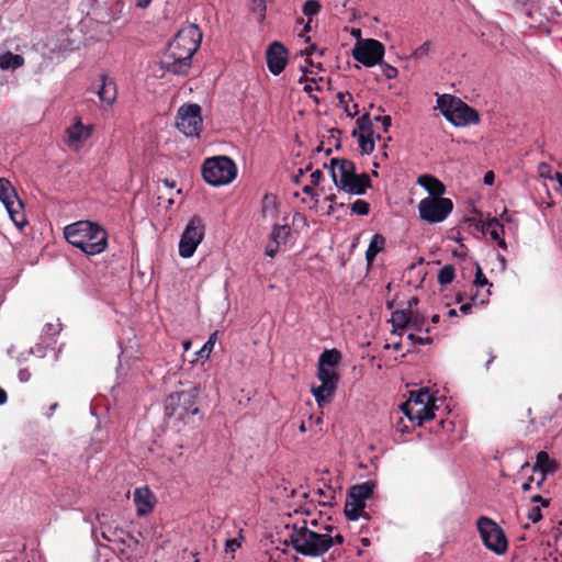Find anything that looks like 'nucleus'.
I'll list each match as a JSON object with an SVG mask.
<instances>
[{"label": "nucleus", "mask_w": 562, "mask_h": 562, "mask_svg": "<svg viewBox=\"0 0 562 562\" xmlns=\"http://www.w3.org/2000/svg\"><path fill=\"white\" fill-rule=\"evenodd\" d=\"M201 41L202 32L196 24L179 30L159 61L160 68L173 75L188 74Z\"/></svg>", "instance_id": "obj_1"}, {"label": "nucleus", "mask_w": 562, "mask_h": 562, "mask_svg": "<svg viewBox=\"0 0 562 562\" xmlns=\"http://www.w3.org/2000/svg\"><path fill=\"white\" fill-rule=\"evenodd\" d=\"M66 240L88 256L101 254L108 246V233L97 223L79 221L64 228Z\"/></svg>", "instance_id": "obj_2"}, {"label": "nucleus", "mask_w": 562, "mask_h": 562, "mask_svg": "<svg viewBox=\"0 0 562 562\" xmlns=\"http://www.w3.org/2000/svg\"><path fill=\"white\" fill-rule=\"evenodd\" d=\"M327 533L311 530L303 521V526L293 525L285 544L292 546L296 553L304 557H321L328 551Z\"/></svg>", "instance_id": "obj_3"}, {"label": "nucleus", "mask_w": 562, "mask_h": 562, "mask_svg": "<svg viewBox=\"0 0 562 562\" xmlns=\"http://www.w3.org/2000/svg\"><path fill=\"white\" fill-rule=\"evenodd\" d=\"M443 116L454 126H467L480 122L479 112L461 99L445 94L438 99Z\"/></svg>", "instance_id": "obj_4"}, {"label": "nucleus", "mask_w": 562, "mask_h": 562, "mask_svg": "<svg viewBox=\"0 0 562 562\" xmlns=\"http://www.w3.org/2000/svg\"><path fill=\"white\" fill-rule=\"evenodd\" d=\"M200 393V386L195 385L190 390L171 393L165 401V416L182 420L188 415H196L199 408L195 406Z\"/></svg>", "instance_id": "obj_5"}, {"label": "nucleus", "mask_w": 562, "mask_h": 562, "mask_svg": "<svg viewBox=\"0 0 562 562\" xmlns=\"http://www.w3.org/2000/svg\"><path fill=\"white\" fill-rule=\"evenodd\" d=\"M236 166L226 156L207 158L202 166L204 180L214 187L232 182L236 177Z\"/></svg>", "instance_id": "obj_6"}, {"label": "nucleus", "mask_w": 562, "mask_h": 562, "mask_svg": "<svg viewBox=\"0 0 562 562\" xmlns=\"http://www.w3.org/2000/svg\"><path fill=\"white\" fill-rule=\"evenodd\" d=\"M376 484L374 481H367L351 486L347 493L344 513L349 520H357L359 517L369 519L370 516L364 512L366 499L373 494Z\"/></svg>", "instance_id": "obj_7"}, {"label": "nucleus", "mask_w": 562, "mask_h": 562, "mask_svg": "<svg viewBox=\"0 0 562 562\" xmlns=\"http://www.w3.org/2000/svg\"><path fill=\"white\" fill-rule=\"evenodd\" d=\"M476 526L484 546L495 552L503 554L506 552L508 542L503 529L491 518L481 516Z\"/></svg>", "instance_id": "obj_8"}, {"label": "nucleus", "mask_w": 562, "mask_h": 562, "mask_svg": "<svg viewBox=\"0 0 562 562\" xmlns=\"http://www.w3.org/2000/svg\"><path fill=\"white\" fill-rule=\"evenodd\" d=\"M453 210V202L448 198H425L418 204L420 220L429 223L445 221Z\"/></svg>", "instance_id": "obj_9"}, {"label": "nucleus", "mask_w": 562, "mask_h": 562, "mask_svg": "<svg viewBox=\"0 0 562 562\" xmlns=\"http://www.w3.org/2000/svg\"><path fill=\"white\" fill-rule=\"evenodd\" d=\"M384 45L374 38H367L357 41L353 49L352 57L366 67H373L381 64L384 56Z\"/></svg>", "instance_id": "obj_10"}, {"label": "nucleus", "mask_w": 562, "mask_h": 562, "mask_svg": "<svg viewBox=\"0 0 562 562\" xmlns=\"http://www.w3.org/2000/svg\"><path fill=\"white\" fill-rule=\"evenodd\" d=\"M0 200L4 204L13 223L22 228L27 222L25 215L20 212L23 209V202L18 196L15 189L5 178H0Z\"/></svg>", "instance_id": "obj_11"}, {"label": "nucleus", "mask_w": 562, "mask_h": 562, "mask_svg": "<svg viewBox=\"0 0 562 562\" xmlns=\"http://www.w3.org/2000/svg\"><path fill=\"white\" fill-rule=\"evenodd\" d=\"M201 106L195 103L179 108L176 126L186 136H199L202 130Z\"/></svg>", "instance_id": "obj_12"}, {"label": "nucleus", "mask_w": 562, "mask_h": 562, "mask_svg": "<svg viewBox=\"0 0 562 562\" xmlns=\"http://www.w3.org/2000/svg\"><path fill=\"white\" fill-rule=\"evenodd\" d=\"M204 237V224L199 216H193L187 225L179 243V255L190 258Z\"/></svg>", "instance_id": "obj_13"}, {"label": "nucleus", "mask_w": 562, "mask_h": 562, "mask_svg": "<svg viewBox=\"0 0 562 562\" xmlns=\"http://www.w3.org/2000/svg\"><path fill=\"white\" fill-rule=\"evenodd\" d=\"M289 52L280 42L271 43L266 52V60L268 69L274 76L280 75L288 64Z\"/></svg>", "instance_id": "obj_14"}, {"label": "nucleus", "mask_w": 562, "mask_h": 562, "mask_svg": "<svg viewBox=\"0 0 562 562\" xmlns=\"http://www.w3.org/2000/svg\"><path fill=\"white\" fill-rule=\"evenodd\" d=\"M100 526H101V537L105 541H119L122 544L131 546L130 542H133L135 546H137L139 542L138 540L128 531H125L121 527H112L109 524H105L101 521V517L98 515L97 517Z\"/></svg>", "instance_id": "obj_15"}, {"label": "nucleus", "mask_w": 562, "mask_h": 562, "mask_svg": "<svg viewBox=\"0 0 562 562\" xmlns=\"http://www.w3.org/2000/svg\"><path fill=\"white\" fill-rule=\"evenodd\" d=\"M371 187L372 182L370 176L366 172H362L360 175L356 173L355 176L348 178V180L339 186L338 189L349 194L362 195Z\"/></svg>", "instance_id": "obj_16"}, {"label": "nucleus", "mask_w": 562, "mask_h": 562, "mask_svg": "<svg viewBox=\"0 0 562 562\" xmlns=\"http://www.w3.org/2000/svg\"><path fill=\"white\" fill-rule=\"evenodd\" d=\"M95 92L103 103L111 105L116 100V83L112 78L108 77V75L102 74L100 76V85Z\"/></svg>", "instance_id": "obj_17"}, {"label": "nucleus", "mask_w": 562, "mask_h": 562, "mask_svg": "<svg viewBox=\"0 0 562 562\" xmlns=\"http://www.w3.org/2000/svg\"><path fill=\"white\" fill-rule=\"evenodd\" d=\"M417 183L429 193V198H439L446 192L445 184L431 175L426 173L419 176L417 178Z\"/></svg>", "instance_id": "obj_18"}, {"label": "nucleus", "mask_w": 562, "mask_h": 562, "mask_svg": "<svg viewBox=\"0 0 562 562\" xmlns=\"http://www.w3.org/2000/svg\"><path fill=\"white\" fill-rule=\"evenodd\" d=\"M92 127L83 125L80 121H77L74 125L67 128L69 146H78L83 140L88 139L91 135Z\"/></svg>", "instance_id": "obj_19"}, {"label": "nucleus", "mask_w": 562, "mask_h": 562, "mask_svg": "<svg viewBox=\"0 0 562 562\" xmlns=\"http://www.w3.org/2000/svg\"><path fill=\"white\" fill-rule=\"evenodd\" d=\"M151 493L148 487L136 488L134 492V502L137 506V515L146 516L153 510Z\"/></svg>", "instance_id": "obj_20"}, {"label": "nucleus", "mask_w": 562, "mask_h": 562, "mask_svg": "<svg viewBox=\"0 0 562 562\" xmlns=\"http://www.w3.org/2000/svg\"><path fill=\"white\" fill-rule=\"evenodd\" d=\"M558 469L559 463L557 462V460L551 459L548 452L540 451L537 453L536 462L532 465L533 472L541 471L542 474L548 475L553 474L554 472L558 471Z\"/></svg>", "instance_id": "obj_21"}, {"label": "nucleus", "mask_w": 562, "mask_h": 562, "mask_svg": "<svg viewBox=\"0 0 562 562\" xmlns=\"http://www.w3.org/2000/svg\"><path fill=\"white\" fill-rule=\"evenodd\" d=\"M411 310H396L392 313L390 322L393 326V334L402 335L403 330L409 327Z\"/></svg>", "instance_id": "obj_22"}, {"label": "nucleus", "mask_w": 562, "mask_h": 562, "mask_svg": "<svg viewBox=\"0 0 562 562\" xmlns=\"http://www.w3.org/2000/svg\"><path fill=\"white\" fill-rule=\"evenodd\" d=\"M356 173L355 164L351 160L345 158L342 161H340L339 173L333 171V182L338 188L345 181H347L348 178L355 176Z\"/></svg>", "instance_id": "obj_23"}, {"label": "nucleus", "mask_w": 562, "mask_h": 562, "mask_svg": "<svg viewBox=\"0 0 562 562\" xmlns=\"http://www.w3.org/2000/svg\"><path fill=\"white\" fill-rule=\"evenodd\" d=\"M317 378L321 380L322 384L327 385L330 390L336 391L337 384L339 382V374L334 369L318 366Z\"/></svg>", "instance_id": "obj_24"}, {"label": "nucleus", "mask_w": 562, "mask_h": 562, "mask_svg": "<svg viewBox=\"0 0 562 562\" xmlns=\"http://www.w3.org/2000/svg\"><path fill=\"white\" fill-rule=\"evenodd\" d=\"M385 246V238L381 234H375L366 251V259L368 263H372L375 259L376 255L381 252L384 249Z\"/></svg>", "instance_id": "obj_25"}, {"label": "nucleus", "mask_w": 562, "mask_h": 562, "mask_svg": "<svg viewBox=\"0 0 562 562\" xmlns=\"http://www.w3.org/2000/svg\"><path fill=\"white\" fill-rule=\"evenodd\" d=\"M24 64V58L21 55L7 52L0 56L1 69H16Z\"/></svg>", "instance_id": "obj_26"}, {"label": "nucleus", "mask_w": 562, "mask_h": 562, "mask_svg": "<svg viewBox=\"0 0 562 562\" xmlns=\"http://www.w3.org/2000/svg\"><path fill=\"white\" fill-rule=\"evenodd\" d=\"M341 360V353L337 349L325 350L318 359V366L333 368Z\"/></svg>", "instance_id": "obj_27"}, {"label": "nucleus", "mask_w": 562, "mask_h": 562, "mask_svg": "<svg viewBox=\"0 0 562 562\" xmlns=\"http://www.w3.org/2000/svg\"><path fill=\"white\" fill-rule=\"evenodd\" d=\"M312 393L315 396V400L319 406L323 405V403H329L335 390H330L329 386L321 384L316 387H312Z\"/></svg>", "instance_id": "obj_28"}, {"label": "nucleus", "mask_w": 562, "mask_h": 562, "mask_svg": "<svg viewBox=\"0 0 562 562\" xmlns=\"http://www.w3.org/2000/svg\"><path fill=\"white\" fill-rule=\"evenodd\" d=\"M415 409L418 412L417 416H415V420L418 426H422L424 422L435 418L437 406L435 402H432L430 406H416Z\"/></svg>", "instance_id": "obj_29"}, {"label": "nucleus", "mask_w": 562, "mask_h": 562, "mask_svg": "<svg viewBox=\"0 0 562 562\" xmlns=\"http://www.w3.org/2000/svg\"><path fill=\"white\" fill-rule=\"evenodd\" d=\"M278 211V201L277 196L273 194H265L262 199V206L261 212L263 216H267L268 214H276Z\"/></svg>", "instance_id": "obj_30"}, {"label": "nucleus", "mask_w": 562, "mask_h": 562, "mask_svg": "<svg viewBox=\"0 0 562 562\" xmlns=\"http://www.w3.org/2000/svg\"><path fill=\"white\" fill-rule=\"evenodd\" d=\"M359 147L361 155H370L374 150L373 134H359Z\"/></svg>", "instance_id": "obj_31"}, {"label": "nucleus", "mask_w": 562, "mask_h": 562, "mask_svg": "<svg viewBox=\"0 0 562 562\" xmlns=\"http://www.w3.org/2000/svg\"><path fill=\"white\" fill-rule=\"evenodd\" d=\"M414 402V406H430L435 400L431 398V395L428 391H419L417 393L412 392L409 400Z\"/></svg>", "instance_id": "obj_32"}, {"label": "nucleus", "mask_w": 562, "mask_h": 562, "mask_svg": "<svg viewBox=\"0 0 562 562\" xmlns=\"http://www.w3.org/2000/svg\"><path fill=\"white\" fill-rule=\"evenodd\" d=\"M337 98L339 103L344 105L345 112L349 117L353 119L356 115H358L359 109L357 103L352 105L353 111L349 109L348 102L352 100V95L350 93L338 92Z\"/></svg>", "instance_id": "obj_33"}, {"label": "nucleus", "mask_w": 562, "mask_h": 562, "mask_svg": "<svg viewBox=\"0 0 562 562\" xmlns=\"http://www.w3.org/2000/svg\"><path fill=\"white\" fill-rule=\"evenodd\" d=\"M454 267L452 265H446L442 267L438 272V282L441 285H448L450 284L454 279Z\"/></svg>", "instance_id": "obj_34"}, {"label": "nucleus", "mask_w": 562, "mask_h": 562, "mask_svg": "<svg viewBox=\"0 0 562 562\" xmlns=\"http://www.w3.org/2000/svg\"><path fill=\"white\" fill-rule=\"evenodd\" d=\"M360 133L373 134V123L369 112H364L356 122Z\"/></svg>", "instance_id": "obj_35"}, {"label": "nucleus", "mask_w": 562, "mask_h": 562, "mask_svg": "<svg viewBox=\"0 0 562 562\" xmlns=\"http://www.w3.org/2000/svg\"><path fill=\"white\" fill-rule=\"evenodd\" d=\"M290 235V227L288 225H274L270 239L277 244V241H284L286 237Z\"/></svg>", "instance_id": "obj_36"}, {"label": "nucleus", "mask_w": 562, "mask_h": 562, "mask_svg": "<svg viewBox=\"0 0 562 562\" xmlns=\"http://www.w3.org/2000/svg\"><path fill=\"white\" fill-rule=\"evenodd\" d=\"M486 233L490 234L493 240H498L501 234L504 233V227L499 224L497 218H492L486 223Z\"/></svg>", "instance_id": "obj_37"}, {"label": "nucleus", "mask_w": 562, "mask_h": 562, "mask_svg": "<svg viewBox=\"0 0 562 562\" xmlns=\"http://www.w3.org/2000/svg\"><path fill=\"white\" fill-rule=\"evenodd\" d=\"M426 318L418 311L411 310L409 327L415 330H422L425 326Z\"/></svg>", "instance_id": "obj_38"}, {"label": "nucleus", "mask_w": 562, "mask_h": 562, "mask_svg": "<svg viewBox=\"0 0 562 562\" xmlns=\"http://www.w3.org/2000/svg\"><path fill=\"white\" fill-rule=\"evenodd\" d=\"M217 334L218 331H214L210 335L207 341L203 345V347L201 348V350L198 352V355L200 356V358L202 359H209L210 357V353L212 351V348L217 339Z\"/></svg>", "instance_id": "obj_39"}, {"label": "nucleus", "mask_w": 562, "mask_h": 562, "mask_svg": "<svg viewBox=\"0 0 562 562\" xmlns=\"http://www.w3.org/2000/svg\"><path fill=\"white\" fill-rule=\"evenodd\" d=\"M350 209L352 213L366 216L370 212V204L364 200H357L350 205Z\"/></svg>", "instance_id": "obj_40"}, {"label": "nucleus", "mask_w": 562, "mask_h": 562, "mask_svg": "<svg viewBox=\"0 0 562 562\" xmlns=\"http://www.w3.org/2000/svg\"><path fill=\"white\" fill-rule=\"evenodd\" d=\"M321 10V4L317 0H307L303 5V13L307 16L316 15Z\"/></svg>", "instance_id": "obj_41"}, {"label": "nucleus", "mask_w": 562, "mask_h": 562, "mask_svg": "<svg viewBox=\"0 0 562 562\" xmlns=\"http://www.w3.org/2000/svg\"><path fill=\"white\" fill-rule=\"evenodd\" d=\"M413 401H407L404 404H402L401 409L403 414L411 420L415 422V416H417V409H415Z\"/></svg>", "instance_id": "obj_42"}, {"label": "nucleus", "mask_w": 562, "mask_h": 562, "mask_svg": "<svg viewBox=\"0 0 562 562\" xmlns=\"http://www.w3.org/2000/svg\"><path fill=\"white\" fill-rule=\"evenodd\" d=\"M430 47H431V43L429 41H426L424 44H422L419 47H417L413 53H412V58H415V59H419V58H423L425 56H428L429 52H430Z\"/></svg>", "instance_id": "obj_43"}, {"label": "nucleus", "mask_w": 562, "mask_h": 562, "mask_svg": "<svg viewBox=\"0 0 562 562\" xmlns=\"http://www.w3.org/2000/svg\"><path fill=\"white\" fill-rule=\"evenodd\" d=\"M267 5L266 0H251L250 1V10L252 12H258L260 14L261 20L265 18Z\"/></svg>", "instance_id": "obj_44"}, {"label": "nucleus", "mask_w": 562, "mask_h": 562, "mask_svg": "<svg viewBox=\"0 0 562 562\" xmlns=\"http://www.w3.org/2000/svg\"><path fill=\"white\" fill-rule=\"evenodd\" d=\"M474 284L480 288L485 286V285L492 286V283L488 282L487 278L484 276V273L479 265H476Z\"/></svg>", "instance_id": "obj_45"}, {"label": "nucleus", "mask_w": 562, "mask_h": 562, "mask_svg": "<svg viewBox=\"0 0 562 562\" xmlns=\"http://www.w3.org/2000/svg\"><path fill=\"white\" fill-rule=\"evenodd\" d=\"M382 67V71L387 79H394L397 77V69L389 64H384L383 60L379 64Z\"/></svg>", "instance_id": "obj_46"}, {"label": "nucleus", "mask_w": 562, "mask_h": 562, "mask_svg": "<svg viewBox=\"0 0 562 562\" xmlns=\"http://www.w3.org/2000/svg\"><path fill=\"white\" fill-rule=\"evenodd\" d=\"M538 172H539V176L542 177V178H549V179H552V169H551V166L546 164V162H541L539 164L538 166Z\"/></svg>", "instance_id": "obj_47"}, {"label": "nucleus", "mask_w": 562, "mask_h": 562, "mask_svg": "<svg viewBox=\"0 0 562 562\" xmlns=\"http://www.w3.org/2000/svg\"><path fill=\"white\" fill-rule=\"evenodd\" d=\"M407 339L413 341V342H416L418 345H430V344H432V338L431 337L424 338V337H418L415 334H409L407 336Z\"/></svg>", "instance_id": "obj_48"}, {"label": "nucleus", "mask_w": 562, "mask_h": 562, "mask_svg": "<svg viewBox=\"0 0 562 562\" xmlns=\"http://www.w3.org/2000/svg\"><path fill=\"white\" fill-rule=\"evenodd\" d=\"M528 518L532 522H538L542 519L541 508L539 506L532 507L531 510L528 513Z\"/></svg>", "instance_id": "obj_49"}, {"label": "nucleus", "mask_w": 562, "mask_h": 562, "mask_svg": "<svg viewBox=\"0 0 562 562\" xmlns=\"http://www.w3.org/2000/svg\"><path fill=\"white\" fill-rule=\"evenodd\" d=\"M279 246H280V241H277V244H274L271 240V243H269L266 247V255L269 257H274L276 254L278 252Z\"/></svg>", "instance_id": "obj_50"}, {"label": "nucleus", "mask_w": 562, "mask_h": 562, "mask_svg": "<svg viewBox=\"0 0 562 562\" xmlns=\"http://www.w3.org/2000/svg\"><path fill=\"white\" fill-rule=\"evenodd\" d=\"M476 300H477V293H475L474 295L471 296V303L462 304L460 306V311L463 314H468L472 310L473 304H476Z\"/></svg>", "instance_id": "obj_51"}, {"label": "nucleus", "mask_w": 562, "mask_h": 562, "mask_svg": "<svg viewBox=\"0 0 562 562\" xmlns=\"http://www.w3.org/2000/svg\"><path fill=\"white\" fill-rule=\"evenodd\" d=\"M327 539H330V542L328 543V550L335 544H342L345 541L344 536L340 533L336 535L335 537H331L329 533H327Z\"/></svg>", "instance_id": "obj_52"}, {"label": "nucleus", "mask_w": 562, "mask_h": 562, "mask_svg": "<svg viewBox=\"0 0 562 562\" xmlns=\"http://www.w3.org/2000/svg\"><path fill=\"white\" fill-rule=\"evenodd\" d=\"M344 158H333L329 164H324V168H328L330 170V175L333 176V171H335V168H340V161H342Z\"/></svg>", "instance_id": "obj_53"}, {"label": "nucleus", "mask_w": 562, "mask_h": 562, "mask_svg": "<svg viewBox=\"0 0 562 562\" xmlns=\"http://www.w3.org/2000/svg\"><path fill=\"white\" fill-rule=\"evenodd\" d=\"M323 178L322 170L317 169L311 173V183L312 186H318L321 179Z\"/></svg>", "instance_id": "obj_54"}, {"label": "nucleus", "mask_w": 562, "mask_h": 562, "mask_svg": "<svg viewBox=\"0 0 562 562\" xmlns=\"http://www.w3.org/2000/svg\"><path fill=\"white\" fill-rule=\"evenodd\" d=\"M531 503H540L542 507H548L550 504V501L547 498H543L541 495H535L531 497Z\"/></svg>", "instance_id": "obj_55"}, {"label": "nucleus", "mask_w": 562, "mask_h": 562, "mask_svg": "<svg viewBox=\"0 0 562 562\" xmlns=\"http://www.w3.org/2000/svg\"><path fill=\"white\" fill-rule=\"evenodd\" d=\"M317 493H318L321 496H324V497L328 498V501L321 502V504H322L323 506H333V502H331V501L335 498L334 494H331V495L327 496V495H326V493H325V491H323L322 488H319V490L317 491Z\"/></svg>", "instance_id": "obj_56"}, {"label": "nucleus", "mask_w": 562, "mask_h": 562, "mask_svg": "<svg viewBox=\"0 0 562 562\" xmlns=\"http://www.w3.org/2000/svg\"><path fill=\"white\" fill-rule=\"evenodd\" d=\"M312 169V165H308L305 169H299L297 175L294 176L293 181L294 183L299 184L301 181V178L305 175L306 171H310Z\"/></svg>", "instance_id": "obj_57"}, {"label": "nucleus", "mask_w": 562, "mask_h": 562, "mask_svg": "<svg viewBox=\"0 0 562 562\" xmlns=\"http://www.w3.org/2000/svg\"><path fill=\"white\" fill-rule=\"evenodd\" d=\"M381 123H382V126H383V131L384 132H387L389 128L391 127L392 125V119L390 115H385L381 119Z\"/></svg>", "instance_id": "obj_58"}, {"label": "nucleus", "mask_w": 562, "mask_h": 562, "mask_svg": "<svg viewBox=\"0 0 562 562\" xmlns=\"http://www.w3.org/2000/svg\"><path fill=\"white\" fill-rule=\"evenodd\" d=\"M239 546H240V544H239V542H238L236 539H228V540L226 541V550H229V551H232V552H233V551H235V549H236L237 547H239Z\"/></svg>", "instance_id": "obj_59"}, {"label": "nucleus", "mask_w": 562, "mask_h": 562, "mask_svg": "<svg viewBox=\"0 0 562 562\" xmlns=\"http://www.w3.org/2000/svg\"><path fill=\"white\" fill-rule=\"evenodd\" d=\"M494 179H495V176H494L493 171H487L484 175V183L487 186H492L494 183Z\"/></svg>", "instance_id": "obj_60"}, {"label": "nucleus", "mask_w": 562, "mask_h": 562, "mask_svg": "<svg viewBox=\"0 0 562 562\" xmlns=\"http://www.w3.org/2000/svg\"><path fill=\"white\" fill-rule=\"evenodd\" d=\"M419 303V299L417 296H412L407 302V307L405 310H413Z\"/></svg>", "instance_id": "obj_61"}, {"label": "nucleus", "mask_w": 562, "mask_h": 562, "mask_svg": "<svg viewBox=\"0 0 562 562\" xmlns=\"http://www.w3.org/2000/svg\"><path fill=\"white\" fill-rule=\"evenodd\" d=\"M316 44H311L307 48L301 52L302 55L311 56L314 52H316Z\"/></svg>", "instance_id": "obj_62"}, {"label": "nucleus", "mask_w": 562, "mask_h": 562, "mask_svg": "<svg viewBox=\"0 0 562 562\" xmlns=\"http://www.w3.org/2000/svg\"><path fill=\"white\" fill-rule=\"evenodd\" d=\"M314 186H305L303 188V192L312 198H314L316 194H315V191L313 189Z\"/></svg>", "instance_id": "obj_63"}, {"label": "nucleus", "mask_w": 562, "mask_h": 562, "mask_svg": "<svg viewBox=\"0 0 562 562\" xmlns=\"http://www.w3.org/2000/svg\"><path fill=\"white\" fill-rule=\"evenodd\" d=\"M532 481H533V477H532V476H530V477L528 479V481H527V482H525V483L522 484V486H521V487H522V490H524V491H529V490L531 488V482H532Z\"/></svg>", "instance_id": "obj_64"}]
</instances>
